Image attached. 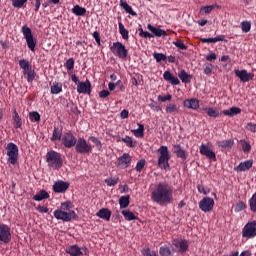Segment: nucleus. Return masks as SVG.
Instances as JSON below:
<instances>
[{
    "label": "nucleus",
    "mask_w": 256,
    "mask_h": 256,
    "mask_svg": "<svg viewBox=\"0 0 256 256\" xmlns=\"http://www.w3.org/2000/svg\"><path fill=\"white\" fill-rule=\"evenodd\" d=\"M215 6L210 5V6H204L201 8V11H204L206 14H209L213 11Z\"/></svg>",
    "instance_id": "obj_61"
},
{
    "label": "nucleus",
    "mask_w": 256,
    "mask_h": 256,
    "mask_svg": "<svg viewBox=\"0 0 256 256\" xmlns=\"http://www.w3.org/2000/svg\"><path fill=\"white\" fill-rule=\"evenodd\" d=\"M239 113H241V108H239V107H232L229 110L225 111V115H228L229 117L239 115Z\"/></svg>",
    "instance_id": "obj_42"
},
{
    "label": "nucleus",
    "mask_w": 256,
    "mask_h": 256,
    "mask_svg": "<svg viewBox=\"0 0 256 256\" xmlns=\"http://www.w3.org/2000/svg\"><path fill=\"white\" fill-rule=\"evenodd\" d=\"M6 151L8 163H10V165H17V161H19V147L16 146L15 143L10 142L7 144Z\"/></svg>",
    "instance_id": "obj_5"
},
{
    "label": "nucleus",
    "mask_w": 256,
    "mask_h": 256,
    "mask_svg": "<svg viewBox=\"0 0 256 256\" xmlns=\"http://www.w3.org/2000/svg\"><path fill=\"white\" fill-rule=\"evenodd\" d=\"M179 79H181L182 83H189L191 79H193V76L189 75L185 70H181L178 73Z\"/></svg>",
    "instance_id": "obj_30"
},
{
    "label": "nucleus",
    "mask_w": 256,
    "mask_h": 256,
    "mask_svg": "<svg viewBox=\"0 0 256 256\" xmlns=\"http://www.w3.org/2000/svg\"><path fill=\"white\" fill-rule=\"evenodd\" d=\"M119 181V178H107L105 180V183L108 185V187H115Z\"/></svg>",
    "instance_id": "obj_55"
},
{
    "label": "nucleus",
    "mask_w": 256,
    "mask_h": 256,
    "mask_svg": "<svg viewBox=\"0 0 256 256\" xmlns=\"http://www.w3.org/2000/svg\"><path fill=\"white\" fill-rule=\"evenodd\" d=\"M129 199H131V196L129 195L122 196L119 198L120 209H127V207H129Z\"/></svg>",
    "instance_id": "obj_33"
},
{
    "label": "nucleus",
    "mask_w": 256,
    "mask_h": 256,
    "mask_svg": "<svg viewBox=\"0 0 256 256\" xmlns=\"http://www.w3.org/2000/svg\"><path fill=\"white\" fill-rule=\"evenodd\" d=\"M245 129L246 131H250V133H256V124L253 122H248Z\"/></svg>",
    "instance_id": "obj_56"
},
{
    "label": "nucleus",
    "mask_w": 256,
    "mask_h": 256,
    "mask_svg": "<svg viewBox=\"0 0 256 256\" xmlns=\"http://www.w3.org/2000/svg\"><path fill=\"white\" fill-rule=\"evenodd\" d=\"M67 189H69V182H65L63 180H59L53 185L54 193H65Z\"/></svg>",
    "instance_id": "obj_17"
},
{
    "label": "nucleus",
    "mask_w": 256,
    "mask_h": 256,
    "mask_svg": "<svg viewBox=\"0 0 256 256\" xmlns=\"http://www.w3.org/2000/svg\"><path fill=\"white\" fill-rule=\"evenodd\" d=\"M235 145V141L233 139L226 140L225 149H231Z\"/></svg>",
    "instance_id": "obj_62"
},
{
    "label": "nucleus",
    "mask_w": 256,
    "mask_h": 256,
    "mask_svg": "<svg viewBox=\"0 0 256 256\" xmlns=\"http://www.w3.org/2000/svg\"><path fill=\"white\" fill-rule=\"evenodd\" d=\"M72 207H73V203H71V201H66L61 204L60 210L61 211H71Z\"/></svg>",
    "instance_id": "obj_51"
},
{
    "label": "nucleus",
    "mask_w": 256,
    "mask_h": 256,
    "mask_svg": "<svg viewBox=\"0 0 256 256\" xmlns=\"http://www.w3.org/2000/svg\"><path fill=\"white\" fill-rule=\"evenodd\" d=\"M120 7H122L126 13H129V15H132V17H137V12L133 11V8L128 5L127 2H121Z\"/></svg>",
    "instance_id": "obj_37"
},
{
    "label": "nucleus",
    "mask_w": 256,
    "mask_h": 256,
    "mask_svg": "<svg viewBox=\"0 0 256 256\" xmlns=\"http://www.w3.org/2000/svg\"><path fill=\"white\" fill-rule=\"evenodd\" d=\"M77 144V138L73 135V132H67L62 136V145L66 147V149H71V147H75Z\"/></svg>",
    "instance_id": "obj_12"
},
{
    "label": "nucleus",
    "mask_w": 256,
    "mask_h": 256,
    "mask_svg": "<svg viewBox=\"0 0 256 256\" xmlns=\"http://www.w3.org/2000/svg\"><path fill=\"white\" fill-rule=\"evenodd\" d=\"M61 91H63V84H61V82L54 83L50 87V93L52 95H59V93H61Z\"/></svg>",
    "instance_id": "obj_27"
},
{
    "label": "nucleus",
    "mask_w": 256,
    "mask_h": 256,
    "mask_svg": "<svg viewBox=\"0 0 256 256\" xmlns=\"http://www.w3.org/2000/svg\"><path fill=\"white\" fill-rule=\"evenodd\" d=\"M122 141L127 145V147H135V144H133V139L129 136L122 138Z\"/></svg>",
    "instance_id": "obj_58"
},
{
    "label": "nucleus",
    "mask_w": 256,
    "mask_h": 256,
    "mask_svg": "<svg viewBox=\"0 0 256 256\" xmlns=\"http://www.w3.org/2000/svg\"><path fill=\"white\" fill-rule=\"evenodd\" d=\"M253 167V160H246L244 162H241L236 168L235 171L243 172V171H249Z\"/></svg>",
    "instance_id": "obj_21"
},
{
    "label": "nucleus",
    "mask_w": 256,
    "mask_h": 256,
    "mask_svg": "<svg viewBox=\"0 0 256 256\" xmlns=\"http://www.w3.org/2000/svg\"><path fill=\"white\" fill-rule=\"evenodd\" d=\"M249 206L250 211H252V213H256V192L252 195L251 199L249 200Z\"/></svg>",
    "instance_id": "obj_44"
},
{
    "label": "nucleus",
    "mask_w": 256,
    "mask_h": 256,
    "mask_svg": "<svg viewBox=\"0 0 256 256\" xmlns=\"http://www.w3.org/2000/svg\"><path fill=\"white\" fill-rule=\"evenodd\" d=\"M131 166V156L129 153H124L122 156L118 158V167L121 169H127V167Z\"/></svg>",
    "instance_id": "obj_16"
},
{
    "label": "nucleus",
    "mask_w": 256,
    "mask_h": 256,
    "mask_svg": "<svg viewBox=\"0 0 256 256\" xmlns=\"http://www.w3.org/2000/svg\"><path fill=\"white\" fill-rule=\"evenodd\" d=\"M164 80L168 81V83H171V85H179V83H181L179 81V78L173 76V74H171V72L169 71H165L163 74Z\"/></svg>",
    "instance_id": "obj_22"
},
{
    "label": "nucleus",
    "mask_w": 256,
    "mask_h": 256,
    "mask_svg": "<svg viewBox=\"0 0 256 256\" xmlns=\"http://www.w3.org/2000/svg\"><path fill=\"white\" fill-rule=\"evenodd\" d=\"M72 13L74 15H76L77 17H83V15H85V13H87V9H85L79 5H76L72 8Z\"/></svg>",
    "instance_id": "obj_34"
},
{
    "label": "nucleus",
    "mask_w": 256,
    "mask_h": 256,
    "mask_svg": "<svg viewBox=\"0 0 256 256\" xmlns=\"http://www.w3.org/2000/svg\"><path fill=\"white\" fill-rule=\"evenodd\" d=\"M200 41L201 43H217L219 41H225V36L220 35L215 38H202Z\"/></svg>",
    "instance_id": "obj_36"
},
{
    "label": "nucleus",
    "mask_w": 256,
    "mask_h": 256,
    "mask_svg": "<svg viewBox=\"0 0 256 256\" xmlns=\"http://www.w3.org/2000/svg\"><path fill=\"white\" fill-rule=\"evenodd\" d=\"M74 147L76 153H80L83 155H87L88 153H91L93 151V146L87 143V140H85V138L83 137H80L76 140V144Z\"/></svg>",
    "instance_id": "obj_6"
},
{
    "label": "nucleus",
    "mask_w": 256,
    "mask_h": 256,
    "mask_svg": "<svg viewBox=\"0 0 256 256\" xmlns=\"http://www.w3.org/2000/svg\"><path fill=\"white\" fill-rule=\"evenodd\" d=\"M19 66L23 69V71H26L27 69H30L31 63H29L26 59H22L19 61Z\"/></svg>",
    "instance_id": "obj_53"
},
{
    "label": "nucleus",
    "mask_w": 256,
    "mask_h": 256,
    "mask_svg": "<svg viewBox=\"0 0 256 256\" xmlns=\"http://www.w3.org/2000/svg\"><path fill=\"white\" fill-rule=\"evenodd\" d=\"M37 211H39V213H49V208L45 207V206H37Z\"/></svg>",
    "instance_id": "obj_64"
},
{
    "label": "nucleus",
    "mask_w": 256,
    "mask_h": 256,
    "mask_svg": "<svg viewBox=\"0 0 256 256\" xmlns=\"http://www.w3.org/2000/svg\"><path fill=\"white\" fill-rule=\"evenodd\" d=\"M159 253L161 256H171V248L169 246H162L159 249Z\"/></svg>",
    "instance_id": "obj_47"
},
{
    "label": "nucleus",
    "mask_w": 256,
    "mask_h": 256,
    "mask_svg": "<svg viewBox=\"0 0 256 256\" xmlns=\"http://www.w3.org/2000/svg\"><path fill=\"white\" fill-rule=\"evenodd\" d=\"M64 67H66L68 71H73V69H75V59L69 58L64 64Z\"/></svg>",
    "instance_id": "obj_46"
},
{
    "label": "nucleus",
    "mask_w": 256,
    "mask_h": 256,
    "mask_svg": "<svg viewBox=\"0 0 256 256\" xmlns=\"http://www.w3.org/2000/svg\"><path fill=\"white\" fill-rule=\"evenodd\" d=\"M157 151L159 153L158 167L167 171V169H169V160L171 159L169 148H167V146H160Z\"/></svg>",
    "instance_id": "obj_3"
},
{
    "label": "nucleus",
    "mask_w": 256,
    "mask_h": 256,
    "mask_svg": "<svg viewBox=\"0 0 256 256\" xmlns=\"http://www.w3.org/2000/svg\"><path fill=\"white\" fill-rule=\"evenodd\" d=\"M236 77H239L242 83H249V81H253V77L255 74L248 73L247 70H235Z\"/></svg>",
    "instance_id": "obj_14"
},
{
    "label": "nucleus",
    "mask_w": 256,
    "mask_h": 256,
    "mask_svg": "<svg viewBox=\"0 0 256 256\" xmlns=\"http://www.w3.org/2000/svg\"><path fill=\"white\" fill-rule=\"evenodd\" d=\"M173 149L176 157L182 159V161H185L187 159V152L185 151V149H183V147H181V145L175 144L173 146Z\"/></svg>",
    "instance_id": "obj_20"
},
{
    "label": "nucleus",
    "mask_w": 256,
    "mask_h": 256,
    "mask_svg": "<svg viewBox=\"0 0 256 256\" xmlns=\"http://www.w3.org/2000/svg\"><path fill=\"white\" fill-rule=\"evenodd\" d=\"M23 75L26 76V79H27L28 83H33L37 73H35V70H33V66H32V67L24 70Z\"/></svg>",
    "instance_id": "obj_26"
},
{
    "label": "nucleus",
    "mask_w": 256,
    "mask_h": 256,
    "mask_svg": "<svg viewBox=\"0 0 256 256\" xmlns=\"http://www.w3.org/2000/svg\"><path fill=\"white\" fill-rule=\"evenodd\" d=\"M151 199L161 206L173 203V186L167 181L159 182L151 192Z\"/></svg>",
    "instance_id": "obj_1"
},
{
    "label": "nucleus",
    "mask_w": 256,
    "mask_h": 256,
    "mask_svg": "<svg viewBox=\"0 0 256 256\" xmlns=\"http://www.w3.org/2000/svg\"><path fill=\"white\" fill-rule=\"evenodd\" d=\"M197 189H198L199 193H203V195H208V193H209V189L205 188V186H203L201 184L197 185Z\"/></svg>",
    "instance_id": "obj_60"
},
{
    "label": "nucleus",
    "mask_w": 256,
    "mask_h": 256,
    "mask_svg": "<svg viewBox=\"0 0 256 256\" xmlns=\"http://www.w3.org/2000/svg\"><path fill=\"white\" fill-rule=\"evenodd\" d=\"M11 239V227L7 224H0V242L4 243V245H9Z\"/></svg>",
    "instance_id": "obj_10"
},
{
    "label": "nucleus",
    "mask_w": 256,
    "mask_h": 256,
    "mask_svg": "<svg viewBox=\"0 0 256 256\" xmlns=\"http://www.w3.org/2000/svg\"><path fill=\"white\" fill-rule=\"evenodd\" d=\"M199 151L201 155H204V157H207V159H212V160L216 159L215 152H213V150H211V148L206 144H202L199 147Z\"/></svg>",
    "instance_id": "obj_18"
},
{
    "label": "nucleus",
    "mask_w": 256,
    "mask_h": 256,
    "mask_svg": "<svg viewBox=\"0 0 256 256\" xmlns=\"http://www.w3.org/2000/svg\"><path fill=\"white\" fill-rule=\"evenodd\" d=\"M96 217H99L100 219H104V221H110L111 212L109 211V208H102L96 213Z\"/></svg>",
    "instance_id": "obj_23"
},
{
    "label": "nucleus",
    "mask_w": 256,
    "mask_h": 256,
    "mask_svg": "<svg viewBox=\"0 0 256 256\" xmlns=\"http://www.w3.org/2000/svg\"><path fill=\"white\" fill-rule=\"evenodd\" d=\"M66 253H68V255H71V256L83 255V253L81 252V248H79V246L77 245H73L70 248H68L66 250Z\"/></svg>",
    "instance_id": "obj_28"
},
{
    "label": "nucleus",
    "mask_w": 256,
    "mask_h": 256,
    "mask_svg": "<svg viewBox=\"0 0 256 256\" xmlns=\"http://www.w3.org/2000/svg\"><path fill=\"white\" fill-rule=\"evenodd\" d=\"M34 201H43V199H49V192L40 190L36 195L33 196Z\"/></svg>",
    "instance_id": "obj_32"
},
{
    "label": "nucleus",
    "mask_w": 256,
    "mask_h": 256,
    "mask_svg": "<svg viewBox=\"0 0 256 256\" xmlns=\"http://www.w3.org/2000/svg\"><path fill=\"white\" fill-rule=\"evenodd\" d=\"M54 217L59 221H64L66 223H69V221H71L72 219H77L78 216L74 210H70L69 212H66L65 210L57 209L54 211Z\"/></svg>",
    "instance_id": "obj_7"
},
{
    "label": "nucleus",
    "mask_w": 256,
    "mask_h": 256,
    "mask_svg": "<svg viewBox=\"0 0 256 256\" xmlns=\"http://www.w3.org/2000/svg\"><path fill=\"white\" fill-rule=\"evenodd\" d=\"M145 159H141L140 161L137 162L136 164V171H138V173H141V171H143V168L145 167Z\"/></svg>",
    "instance_id": "obj_57"
},
{
    "label": "nucleus",
    "mask_w": 256,
    "mask_h": 256,
    "mask_svg": "<svg viewBox=\"0 0 256 256\" xmlns=\"http://www.w3.org/2000/svg\"><path fill=\"white\" fill-rule=\"evenodd\" d=\"M13 121H14V127L15 129H21V125H23V122L21 121V117L19 116V113H17V110L13 111Z\"/></svg>",
    "instance_id": "obj_38"
},
{
    "label": "nucleus",
    "mask_w": 256,
    "mask_h": 256,
    "mask_svg": "<svg viewBox=\"0 0 256 256\" xmlns=\"http://www.w3.org/2000/svg\"><path fill=\"white\" fill-rule=\"evenodd\" d=\"M165 111L169 114L179 113V107H177V104L169 103L167 104Z\"/></svg>",
    "instance_id": "obj_39"
},
{
    "label": "nucleus",
    "mask_w": 256,
    "mask_h": 256,
    "mask_svg": "<svg viewBox=\"0 0 256 256\" xmlns=\"http://www.w3.org/2000/svg\"><path fill=\"white\" fill-rule=\"evenodd\" d=\"M89 140L96 145V148L98 149V151H101V149H103V144L101 143V140H99V138L95 136H90Z\"/></svg>",
    "instance_id": "obj_43"
},
{
    "label": "nucleus",
    "mask_w": 256,
    "mask_h": 256,
    "mask_svg": "<svg viewBox=\"0 0 256 256\" xmlns=\"http://www.w3.org/2000/svg\"><path fill=\"white\" fill-rule=\"evenodd\" d=\"M240 145L242 147L243 153H251V144L247 140H240Z\"/></svg>",
    "instance_id": "obj_40"
},
{
    "label": "nucleus",
    "mask_w": 256,
    "mask_h": 256,
    "mask_svg": "<svg viewBox=\"0 0 256 256\" xmlns=\"http://www.w3.org/2000/svg\"><path fill=\"white\" fill-rule=\"evenodd\" d=\"M240 28L242 33H249V31H251V21H242L240 23Z\"/></svg>",
    "instance_id": "obj_41"
},
{
    "label": "nucleus",
    "mask_w": 256,
    "mask_h": 256,
    "mask_svg": "<svg viewBox=\"0 0 256 256\" xmlns=\"http://www.w3.org/2000/svg\"><path fill=\"white\" fill-rule=\"evenodd\" d=\"M27 3V0H12V5L16 9H21Z\"/></svg>",
    "instance_id": "obj_52"
},
{
    "label": "nucleus",
    "mask_w": 256,
    "mask_h": 256,
    "mask_svg": "<svg viewBox=\"0 0 256 256\" xmlns=\"http://www.w3.org/2000/svg\"><path fill=\"white\" fill-rule=\"evenodd\" d=\"M214 206H215V200H213V198L204 197L199 202V209H201V211H204V213H209L213 211Z\"/></svg>",
    "instance_id": "obj_13"
},
{
    "label": "nucleus",
    "mask_w": 256,
    "mask_h": 256,
    "mask_svg": "<svg viewBox=\"0 0 256 256\" xmlns=\"http://www.w3.org/2000/svg\"><path fill=\"white\" fill-rule=\"evenodd\" d=\"M111 93L108 90H102L99 92V97L101 99H105L106 97H109Z\"/></svg>",
    "instance_id": "obj_63"
},
{
    "label": "nucleus",
    "mask_w": 256,
    "mask_h": 256,
    "mask_svg": "<svg viewBox=\"0 0 256 256\" xmlns=\"http://www.w3.org/2000/svg\"><path fill=\"white\" fill-rule=\"evenodd\" d=\"M118 27H119V33H120V35H122V39H124V41H128L129 40V31L127 29H125V26L123 25L122 22H118Z\"/></svg>",
    "instance_id": "obj_29"
},
{
    "label": "nucleus",
    "mask_w": 256,
    "mask_h": 256,
    "mask_svg": "<svg viewBox=\"0 0 256 256\" xmlns=\"http://www.w3.org/2000/svg\"><path fill=\"white\" fill-rule=\"evenodd\" d=\"M110 51L113 53V55L119 57V59H127V56L129 55V50H127L125 45H123L121 42H114L110 47Z\"/></svg>",
    "instance_id": "obj_8"
},
{
    "label": "nucleus",
    "mask_w": 256,
    "mask_h": 256,
    "mask_svg": "<svg viewBox=\"0 0 256 256\" xmlns=\"http://www.w3.org/2000/svg\"><path fill=\"white\" fill-rule=\"evenodd\" d=\"M243 239H255L256 237V221L248 222L242 229Z\"/></svg>",
    "instance_id": "obj_9"
},
{
    "label": "nucleus",
    "mask_w": 256,
    "mask_h": 256,
    "mask_svg": "<svg viewBox=\"0 0 256 256\" xmlns=\"http://www.w3.org/2000/svg\"><path fill=\"white\" fill-rule=\"evenodd\" d=\"M77 92L83 95H91V82L86 80V82H78Z\"/></svg>",
    "instance_id": "obj_15"
},
{
    "label": "nucleus",
    "mask_w": 256,
    "mask_h": 256,
    "mask_svg": "<svg viewBox=\"0 0 256 256\" xmlns=\"http://www.w3.org/2000/svg\"><path fill=\"white\" fill-rule=\"evenodd\" d=\"M61 137H63V128L54 127L50 141H61Z\"/></svg>",
    "instance_id": "obj_25"
},
{
    "label": "nucleus",
    "mask_w": 256,
    "mask_h": 256,
    "mask_svg": "<svg viewBox=\"0 0 256 256\" xmlns=\"http://www.w3.org/2000/svg\"><path fill=\"white\" fill-rule=\"evenodd\" d=\"M21 31L24 39L26 40V45L28 49H30V51H35V47H37V39L33 37V32L31 31V28H29L27 25H24L22 26Z\"/></svg>",
    "instance_id": "obj_4"
},
{
    "label": "nucleus",
    "mask_w": 256,
    "mask_h": 256,
    "mask_svg": "<svg viewBox=\"0 0 256 256\" xmlns=\"http://www.w3.org/2000/svg\"><path fill=\"white\" fill-rule=\"evenodd\" d=\"M245 209H247V205H245L243 201H240L236 204L234 211L240 213V211H245Z\"/></svg>",
    "instance_id": "obj_49"
},
{
    "label": "nucleus",
    "mask_w": 256,
    "mask_h": 256,
    "mask_svg": "<svg viewBox=\"0 0 256 256\" xmlns=\"http://www.w3.org/2000/svg\"><path fill=\"white\" fill-rule=\"evenodd\" d=\"M173 45H175V47H177V49H181V51H187V45H185V43H183V40H177V41L173 42Z\"/></svg>",
    "instance_id": "obj_50"
},
{
    "label": "nucleus",
    "mask_w": 256,
    "mask_h": 256,
    "mask_svg": "<svg viewBox=\"0 0 256 256\" xmlns=\"http://www.w3.org/2000/svg\"><path fill=\"white\" fill-rule=\"evenodd\" d=\"M172 245L175 247L177 253H187L189 251V242L185 239H174Z\"/></svg>",
    "instance_id": "obj_11"
},
{
    "label": "nucleus",
    "mask_w": 256,
    "mask_h": 256,
    "mask_svg": "<svg viewBox=\"0 0 256 256\" xmlns=\"http://www.w3.org/2000/svg\"><path fill=\"white\" fill-rule=\"evenodd\" d=\"M147 29L152 33L153 37H167V32L165 30L157 28L151 24L147 25Z\"/></svg>",
    "instance_id": "obj_19"
},
{
    "label": "nucleus",
    "mask_w": 256,
    "mask_h": 256,
    "mask_svg": "<svg viewBox=\"0 0 256 256\" xmlns=\"http://www.w3.org/2000/svg\"><path fill=\"white\" fill-rule=\"evenodd\" d=\"M153 57H154V59L156 60L157 63H161V61H166L167 60V56L163 53L154 52Z\"/></svg>",
    "instance_id": "obj_45"
},
{
    "label": "nucleus",
    "mask_w": 256,
    "mask_h": 256,
    "mask_svg": "<svg viewBox=\"0 0 256 256\" xmlns=\"http://www.w3.org/2000/svg\"><path fill=\"white\" fill-rule=\"evenodd\" d=\"M172 98H173V96H171V94H167L164 96L159 95L158 101H160L161 103H165V101H171Z\"/></svg>",
    "instance_id": "obj_59"
},
{
    "label": "nucleus",
    "mask_w": 256,
    "mask_h": 256,
    "mask_svg": "<svg viewBox=\"0 0 256 256\" xmlns=\"http://www.w3.org/2000/svg\"><path fill=\"white\" fill-rule=\"evenodd\" d=\"M184 107L187 109H199V100L192 98V99H186L183 102Z\"/></svg>",
    "instance_id": "obj_24"
},
{
    "label": "nucleus",
    "mask_w": 256,
    "mask_h": 256,
    "mask_svg": "<svg viewBox=\"0 0 256 256\" xmlns=\"http://www.w3.org/2000/svg\"><path fill=\"white\" fill-rule=\"evenodd\" d=\"M29 119L30 121L39 122L41 121V115L38 114V112H30L29 113Z\"/></svg>",
    "instance_id": "obj_48"
},
{
    "label": "nucleus",
    "mask_w": 256,
    "mask_h": 256,
    "mask_svg": "<svg viewBox=\"0 0 256 256\" xmlns=\"http://www.w3.org/2000/svg\"><path fill=\"white\" fill-rule=\"evenodd\" d=\"M131 132L133 133V135H135V137H144L145 136V126L141 123H138V129L131 130Z\"/></svg>",
    "instance_id": "obj_35"
},
{
    "label": "nucleus",
    "mask_w": 256,
    "mask_h": 256,
    "mask_svg": "<svg viewBox=\"0 0 256 256\" xmlns=\"http://www.w3.org/2000/svg\"><path fill=\"white\" fill-rule=\"evenodd\" d=\"M46 162L48 167L51 169H61L63 167V158H61V153L54 150L48 151L46 153Z\"/></svg>",
    "instance_id": "obj_2"
},
{
    "label": "nucleus",
    "mask_w": 256,
    "mask_h": 256,
    "mask_svg": "<svg viewBox=\"0 0 256 256\" xmlns=\"http://www.w3.org/2000/svg\"><path fill=\"white\" fill-rule=\"evenodd\" d=\"M208 117H218L219 111L213 109V108H206L205 109Z\"/></svg>",
    "instance_id": "obj_54"
},
{
    "label": "nucleus",
    "mask_w": 256,
    "mask_h": 256,
    "mask_svg": "<svg viewBox=\"0 0 256 256\" xmlns=\"http://www.w3.org/2000/svg\"><path fill=\"white\" fill-rule=\"evenodd\" d=\"M122 215L126 221H137L139 219L131 210H123Z\"/></svg>",
    "instance_id": "obj_31"
}]
</instances>
